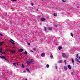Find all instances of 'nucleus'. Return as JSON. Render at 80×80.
I'll return each mask as SVG.
<instances>
[{
    "instance_id": "nucleus-37",
    "label": "nucleus",
    "mask_w": 80,
    "mask_h": 80,
    "mask_svg": "<svg viewBox=\"0 0 80 80\" xmlns=\"http://www.w3.org/2000/svg\"><path fill=\"white\" fill-rule=\"evenodd\" d=\"M5 60H6V61H8V59H6V58H5Z\"/></svg>"
},
{
    "instance_id": "nucleus-13",
    "label": "nucleus",
    "mask_w": 80,
    "mask_h": 80,
    "mask_svg": "<svg viewBox=\"0 0 80 80\" xmlns=\"http://www.w3.org/2000/svg\"><path fill=\"white\" fill-rule=\"evenodd\" d=\"M54 16H55V17H57V13H54L53 14Z\"/></svg>"
},
{
    "instance_id": "nucleus-29",
    "label": "nucleus",
    "mask_w": 80,
    "mask_h": 80,
    "mask_svg": "<svg viewBox=\"0 0 80 80\" xmlns=\"http://www.w3.org/2000/svg\"><path fill=\"white\" fill-rule=\"evenodd\" d=\"M62 2H66V1H64V0H62Z\"/></svg>"
},
{
    "instance_id": "nucleus-24",
    "label": "nucleus",
    "mask_w": 80,
    "mask_h": 80,
    "mask_svg": "<svg viewBox=\"0 0 80 80\" xmlns=\"http://www.w3.org/2000/svg\"><path fill=\"white\" fill-rule=\"evenodd\" d=\"M30 61L31 62H34V61H33V59H31V60H30Z\"/></svg>"
},
{
    "instance_id": "nucleus-2",
    "label": "nucleus",
    "mask_w": 80,
    "mask_h": 80,
    "mask_svg": "<svg viewBox=\"0 0 80 80\" xmlns=\"http://www.w3.org/2000/svg\"><path fill=\"white\" fill-rule=\"evenodd\" d=\"M26 63H27L28 65H30L32 63V62L30 61H26Z\"/></svg>"
},
{
    "instance_id": "nucleus-20",
    "label": "nucleus",
    "mask_w": 80,
    "mask_h": 80,
    "mask_svg": "<svg viewBox=\"0 0 80 80\" xmlns=\"http://www.w3.org/2000/svg\"><path fill=\"white\" fill-rule=\"evenodd\" d=\"M59 50H62V47L61 46L59 47L58 48Z\"/></svg>"
},
{
    "instance_id": "nucleus-21",
    "label": "nucleus",
    "mask_w": 80,
    "mask_h": 80,
    "mask_svg": "<svg viewBox=\"0 0 80 80\" xmlns=\"http://www.w3.org/2000/svg\"><path fill=\"white\" fill-rule=\"evenodd\" d=\"M71 35L72 36V37H73V34L72 33H71Z\"/></svg>"
},
{
    "instance_id": "nucleus-16",
    "label": "nucleus",
    "mask_w": 80,
    "mask_h": 80,
    "mask_svg": "<svg viewBox=\"0 0 80 80\" xmlns=\"http://www.w3.org/2000/svg\"><path fill=\"white\" fill-rule=\"evenodd\" d=\"M71 61L72 62L73 64H74V60H73V59H72Z\"/></svg>"
},
{
    "instance_id": "nucleus-43",
    "label": "nucleus",
    "mask_w": 80,
    "mask_h": 80,
    "mask_svg": "<svg viewBox=\"0 0 80 80\" xmlns=\"http://www.w3.org/2000/svg\"><path fill=\"white\" fill-rule=\"evenodd\" d=\"M31 52H34L33 51H31Z\"/></svg>"
},
{
    "instance_id": "nucleus-36",
    "label": "nucleus",
    "mask_w": 80,
    "mask_h": 80,
    "mask_svg": "<svg viewBox=\"0 0 80 80\" xmlns=\"http://www.w3.org/2000/svg\"><path fill=\"white\" fill-rule=\"evenodd\" d=\"M0 35H1V36H3V34H2L1 33H0Z\"/></svg>"
},
{
    "instance_id": "nucleus-14",
    "label": "nucleus",
    "mask_w": 80,
    "mask_h": 80,
    "mask_svg": "<svg viewBox=\"0 0 80 80\" xmlns=\"http://www.w3.org/2000/svg\"><path fill=\"white\" fill-rule=\"evenodd\" d=\"M0 52L2 54H3V52H2V49H0Z\"/></svg>"
},
{
    "instance_id": "nucleus-12",
    "label": "nucleus",
    "mask_w": 80,
    "mask_h": 80,
    "mask_svg": "<svg viewBox=\"0 0 80 80\" xmlns=\"http://www.w3.org/2000/svg\"><path fill=\"white\" fill-rule=\"evenodd\" d=\"M24 54L25 55H27L28 54V52H27V51H25V52H24Z\"/></svg>"
},
{
    "instance_id": "nucleus-45",
    "label": "nucleus",
    "mask_w": 80,
    "mask_h": 80,
    "mask_svg": "<svg viewBox=\"0 0 80 80\" xmlns=\"http://www.w3.org/2000/svg\"><path fill=\"white\" fill-rule=\"evenodd\" d=\"M36 10H37V11H38V9H36Z\"/></svg>"
},
{
    "instance_id": "nucleus-47",
    "label": "nucleus",
    "mask_w": 80,
    "mask_h": 80,
    "mask_svg": "<svg viewBox=\"0 0 80 80\" xmlns=\"http://www.w3.org/2000/svg\"><path fill=\"white\" fill-rule=\"evenodd\" d=\"M12 33V32H11Z\"/></svg>"
},
{
    "instance_id": "nucleus-41",
    "label": "nucleus",
    "mask_w": 80,
    "mask_h": 80,
    "mask_svg": "<svg viewBox=\"0 0 80 80\" xmlns=\"http://www.w3.org/2000/svg\"><path fill=\"white\" fill-rule=\"evenodd\" d=\"M28 45H30V43H28Z\"/></svg>"
},
{
    "instance_id": "nucleus-23",
    "label": "nucleus",
    "mask_w": 80,
    "mask_h": 80,
    "mask_svg": "<svg viewBox=\"0 0 80 80\" xmlns=\"http://www.w3.org/2000/svg\"><path fill=\"white\" fill-rule=\"evenodd\" d=\"M26 70L28 71V72H30V70L28 68L26 69Z\"/></svg>"
},
{
    "instance_id": "nucleus-10",
    "label": "nucleus",
    "mask_w": 80,
    "mask_h": 80,
    "mask_svg": "<svg viewBox=\"0 0 80 80\" xmlns=\"http://www.w3.org/2000/svg\"><path fill=\"white\" fill-rule=\"evenodd\" d=\"M44 55H45V53H42L41 54V56L42 57H44Z\"/></svg>"
},
{
    "instance_id": "nucleus-44",
    "label": "nucleus",
    "mask_w": 80,
    "mask_h": 80,
    "mask_svg": "<svg viewBox=\"0 0 80 80\" xmlns=\"http://www.w3.org/2000/svg\"><path fill=\"white\" fill-rule=\"evenodd\" d=\"M10 23H12V22L10 21Z\"/></svg>"
},
{
    "instance_id": "nucleus-42",
    "label": "nucleus",
    "mask_w": 80,
    "mask_h": 80,
    "mask_svg": "<svg viewBox=\"0 0 80 80\" xmlns=\"http://www.w3.org/2000/svg\"><path fill=\"white\" fill-rule=\"evenodd\" d=\"M3 54H4V53L5 54V53H6L5 52H3Z\"/></svg>"
},
{
    "instance_id": "nucleus-34",
    "label": "nucleus",
    "mask_w": 80,
    "mask_h": 80,
    "mask_svg": "<svg viewBox=\"0 0 80 80\" xmlns=\"http://www.w3.org/2000/svg\"><path fill=\"white\" fill-rule=\"evenodd\" d=\"M55 68H56V69H57V68H58V67H57V66H56Z\"/></svg>"
},
{
    "instance_id": "nucleus-7",
    "label": "nucleus",
    "mask_w": 80,
    "mask_h": 80,
    "mask_svg": "<svg viewBox=\"0 0 80 80\" xmlns=\"http://www.w3.org/2000/svg\"><path fill=\"white\" fill-rule=\"evenodd\" d=\"M68 67L69 69H70V70H71V69H72V67H71V66H70V65H68Z\"/></svg>"
},
{
    "instance_id": "nucleus-28",
    "label": "nucleus",
    "mask_w": 80,
    "mask_h": 80,
    "mask_svg": "<svg viewBox=\"0 0 80 80\" xmlns=\"http://www.w3.org/2000/svg\"><path fill=\"white\" fill-rule=\"evenodd\" d=\"M65 57H66V58H68V57H69V56H66V55Z\"/></svg>"
},
{
    "instance_id": "nucleus-11",
    "label": "nucleus",
    "mask_w": 80,
    "mask_h": 80,
    "mask_svg": "<svg viewBox=\"0 0 80 80\" xmlns=\"http://www.w3.org/2000/svg\"><path fill=\"white\" fill-rule=\"evenodd\" d=\"M48 30H52V28H48Z\"/></svg>"
},
{
    "instance_id": "nucleus-18",
    "label": "nucleus",
    "mask_w": 80,
    "mask_h": 80,
    "mask_svg": "<svg viewBox=\"0 0 80 80\" xmlns=\"http://www.w3.org/2000/svg\"><path fill=\"white\" fill-rule=\"evenodd\" d=\"M64 62H65V65H66L67 64V61H66V60H64Z\"/></svg>"
},
{
    "instance_id": "nucleus-48",
    "label": "nucleus",
    "mask_w": 80,
    "mask_h": 80,
    "mask_svg": "<svg viewBox=\"0 0 80 80\" xmlns=\"http://www.w3.org/2000/svg\"><path fill=\"white\" fill-rule=\"evenodd\" d=\"M48 7H49L48 6Z\"/></svg>"
},
{
    "instance_id": "nucleus-8",
    "label": "nucleus",
    "mask_w": 80,
    "mask_h": 80,
    "mask_svg": "<svg viewBox=\"0 0 80 80\" xmlns=\"http://www.w3.org/2000/svg\"><path fill=\"white\" fill-rule=\"evenodd\" d=\"M50 57L51 58V59H52L53 58V55L51 54L50 55Z\"/></svg>"
},
{
    "instance_id": "nucleus-39",
    "label": "nucleus",
    "mask_w": 80,
    "mask_h": 80,
    "mask_svg": "<svg viewBox=\"0 0 80 80\" xmlns=\"http://www.w3.org/2000/svg\"><path fill=\"white\" fill-rule=\"evenodd\" d=\"M77 7L78 8H80V7L79 6H77Z\"/></svg>"
},
{
    "instance_id": "nucleus-19",
    "label": "nucleus",
    "mask_w": 80,
    "mask_h": 80,
    "mask_svg": "<svg viewBox=\"0 0 80 80\" xmlns=\"http://www.w3.org/2000/svg\"><path fill=\"white\" fill-rule=\"evenodd\" d=\"M58 63H62V61L60 60L59 61H58Z\"/></svg>"
},
{
    "instance_id": "nucleus-22",
    "label": "nucleus",
    "mask_w": 80,
    "mask_h": 80,
    "mask_svg": "<svg viewBox=\"0 0 80 80\" xmlns=\"http://www.w3.org/2000/svg\"><path fill=\"white\" fill-rule=\"evenodd\" d=\"M64 69H65L66 70H67V67L64 66Z\"/></svg>"
},
{
    "instance_id": "nucleus-17",
    "label": "nucleus",
    "mask_w": 80,
    "mask_h": 80,
    "mask_svg": "<svg viewBox=\"0 0 80 80\" xmlns=\"http://www.w3.org/2000/svg\"><path fill=\"white\" fill-rule=\"evenodd\" d=\"M12 53H15V51L12 50L11 51Z\"/></svg>"
},
{
    "instance_id": "nucleus-6",
    "label": "nucleus",
    "mask_w": 80,
    "mask_h": 80,
    "mask_svg": "<svg viewBox=\"0 0 80 80\" xmlns=\"http://www.w3.org/2000/svg\"><path fill=\"white\" fill-rule=\"evenodd\" d=\"M13 65H14V66H15V67H16V66H17L16 65V64L17 65H18V63H17V62H15V63H13Z\"/></svg>"
},
{
    "instance_id": "nucleus-40",
    "label": "nucleus",
    "mask_w": 80,
    "mask_h": 80,
    "mask_svg": "<svg viewBox=\"0 0 80 80\" xmlns=\"http://www.w3.org/2000/svg\"><path fill=\"white\" fill-rule=\"evenodd\" d=\"M33 50H36V49L35 48H33Z\"/></svg>"
},
{
    "instance_id": "nucleus-46",
    "label": "nucleus",
    "mask_w": 80,
    "mask_h": 80,
    "mask_svg": "<svg viewBox=\"0 0 80 80\" xmlns=\"http://www.w3.org/2000/svg\"><path fill=\"white\" fill-rule=\"evenodd\" d=\"M25 80H27V79H25Z\"/></svg>"
},
{
    "instance_id": "nucleus-33",
    "label": "nucleus",
    "mask_w": 80,
    "mask_h": 80,
    "mask_svg": "<svg viewBox=\"0 0 80 80\" xmlns=\"http://www.w3.org/2000/svg\"><path fill=\"white\" fill-rule=\"evenodd\" d=\"M57 26H58V25H55V27H57Z\"/></svg>"
},
{
    "instance_id": "nucleus-30",
    "label": "nucleus",
    "mask_w": 80,
    "mask_h": 80,
    "mask_svg": "<svg viewBox=\"0 0 80 80\" xmlns=\"http://www.w3.org/2000/svg\"><path fill=\"white\" fill-rule=\"evenodd\" d=\"M44 30H45V31H46V30H47V29L45 27L44 28Z\"/></svg>"
},
{
    "instance_id": "nucleus-3",
    "label": "nucleus",
    "mask_w": 80,
    "mask_h": 80,
    "mask_svg": "<svg viewBox=\"0 0 80 80\" xmlns=\"http://www.w3.org/2000/svg\"><path fill=\"white\" fill-rule=\"evenodd\" d=\"M62 57H66V54H65V53L64 52L62 53Z\"/></svg>"
},
{
    "instance_id": "nucleus-32",
    "label": "nucleus",
    "mask_w": 80,
    "mask_h": 80,
    "mask_svg": "<svg viewBox=\"0 0 80 80\" xmlns=\"http://www.w3.org/2000/svg\"><path fill=\"white\" fill-rule=\"evenodd\" d=\"M71 74L72 75H73V72H71Z\"/></svg>"
},
{
    "instance_id": "nucleus-25",
    "label": "nucleus",
    "mask_w": 80,
    "mask_h": 80,
    "mask_svg": "<svg viewBox=\"0 0 80 80\" xmlns=\"http://www.w3.org/2000/svg\"><path fill=\"white\" fill-rule=\"evenodd\" d=\"M76 57L77 58H78V54H76Z\"/></svg>"
},
{
    "instance_id": "nucleus-31",
    "label": "nucleus",
    "mask_w": 80,
    "mask_h": 80,
    "mask_svg": "<svg viewBox=\"0 0 80 80\" xmlns=\"http://www.w3.org/2000/svg\"><path fill=\"white\" fill-rule=\"evenodd\" d=\"M12 2H16L17 1V0H12Z\"/></svg>"
},
{
    "instance_id": "nucleus-1",
    "label": "nucleus",
    "mask_w": 80,
    "mask_h": 80,
    "mask_svg": "<svg viewBox=\"0 0 80 80\" xmlns=\"http://www.w3.org/2000/svg\"><path fill=\"white\" fill-rule=\"evenodd\" d=\"M9 42H10V43H11L12 45H15V43H14V41L12 39H11Z\"/></svg>"
},
{
    "instance_id": "nucleus-38",
    "label": "nucleus",
    "mask_w": 80,
    "mask_h": 80,
    "mask_svg": "<svg viewBox=\"0 0 80 80\" xmlns=\"http://www.w3.org/2000/svg\"><path fill=\"white\" fill-rule=\"evenodd\" d=\"M31 5L32 6H33V3H31Z\"/></svg>"
},
{
    "instance_id": "nucleus-15",
    "label": "nucleus",
    "mask_w": 80,
    "mask_h": 80,
    "mask_svg": "<svg viewBox=\"0 0 80 80\" xmlns=\"http://www.w3.org/2000/svg\"><path fill=\"white\" fill-rule=\"evenodd\" d=\"M4 43V42H0V45H2Z\"/></svg>"
},
{
    "instance_id": "nucleus-35",
    "label": "nucleus",
    "mask_w": 80,
    "mask_h": 80,
    "mask_svg": "<svg viewBox=\"0 0 80 80\" xmlns=\"http://www.w3.org/2000/svg\"><path fill=\"white\" fill-rule=\"evenodd\" d=\"M22 67L23 68H24V67H24V66L23 65V64H22Z\"/></svg>"
},
{
    "instance_id": "nucleus-26",
    "label": "nucleus",
    "mask_w": 80,
    "mask_h": 80,
    "mask_svg": "<svg viewBox=\"0 0 80 80\" xmlns=\"http://www.w3.org/2000/svg\"><path fill=\"white\" fill-rule=\"evenodd\" d=\"M8 51H9V52H12V50L11 49H9L8 50Z\"/></svg>"
},
{
    "instance_id": "nucleus-5",
    "label": "nucleus",
    "mask_w": 80,
    "mask_h": 80,
    "mask_svg": "<svg viewBox=\"0 0 80 80\" xmlns=\"http://www.w3.org/2000/svg\"><path fill=\"white\" fill-rule=\"evenodd\" d=\"M0 58H2L3 59H4V60L5 59V58H5V57L4 56H0Z\"/></svg>"
},
{
    "instance_id": "nucleus-4",
    "label": "nucleus",
    "mask_w": 80,
    "mask_h": 80,
    "mask_svg": "<svg viewBox=\"0 0 80 80\" xmlns=\"http://www.w3.org/2000/svg\"><path fill=\"white\" fill-rule=\"evenodd\" d=\"M18 51H19V52H23V49H19L18 50Z\"/></svg>"
},
{
    "instance_id": "nucleus-27",
    "label": "nucleus",
    "mask_w": 80,
    "mask_h": 80,
    "mask_svg": "<svg viewBox=\"0 0 80 80\" xmlns=\"http://www.w3.org/2000/svg\"><path fill=\"white\" fill-rule=\"evenodd\" d=\"M46 67L47 68H48V67H49V65L48 64H47L46 65Z\"/></svg>"
},
{
    "instance_id": "nucleus-9",
    "label": "nucleus",
    "mask_w": 80,
    "mask_h": 80,
    "mask_svg": "<svg viewBox=\"0 0 80 80\" xmlns=\"http://www.w3.org/2000/svg\"><path fill=\"white\" fill-rule=\"evenodd\" d=\"M41 21H45V18H42L41 19Z\"/></svg>"
}]
</instances>
